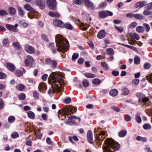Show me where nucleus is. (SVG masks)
Returning <instances> with one entry per match:
<instances>
[{
	"label": "nucleus",
	"instance_id": "nucleus-58",
	"mask_svg": "<svg viewBox=\"0 0 152 152\" xmlns=\"http://www.w3.org/2000/svg\"><path fill=\"white\" fill-rule=\"evenodd\" d=\"M136 96L137 97H138L139 99H142L143 98V97L145 95H143L141 93H137L136 95Z\"/></svg>",
	"mask_w": 152,
	"mask_h": 152
},
{
	"label": "nucleus",
	"instance_id": "nucleus-11",
	"mask_svg": "<svg viewBox=\"0 0 152 152\" xmlns=\"http://www.w3.org/2000/svg\"><path fill=\"white\" fill-rule=\"evenodd\" d=\"M35 2L40 9H43L45 8L46 6L45 0H37Z\"/></svg>",
	"mask_w": 152,
	"mask_h": 152
},
{
	"label": "nucleus",
	"instance_id": "nucleus-57",
	"mask_svg": "<svg viewBox=\"0 0 152 152\" xmlns=\"http://www.w3.org/2000/svg\"><path fill=\"white\" fill-rule=\"evenodd\" d=\"M10 43V42L8 39L7 38L4 39L3 41V45H8Z\"/></svg>",
	"mask_w": 152,
	"mask_h": 152
},
{
	"label": "nucleus",
	"instance_id": "nucleus-34",
	"mask_svg": "<svg viewBox=\"0 0 152 152\" xmlns=\"http://www.w3.org/2000/svg\"><path fill=\"white\" fill-rule=\"evenodd\" d=\"M28 117L30 118L34 119L35 118V115L34 113L32 111H29L27 113Z\"/></svg>",
	"mask_w": 152,
	"mask_h": 152
},
{
	"label": "nucleus",
	"instance_id": "nucleus-40",
	"mask_svg": "<svg viewBox=\"0 0 152 152\" xmlns=\"http://www.w3.org/2000/svg\"><path fill=\"white\" fill-rule=\"evenodd\" d=\"M136 30L137 32L139 33L143 32L144 31L143 27L141 26L137 27L136 28Z\"/></svg>",
	"mask_w": 152,
	"mask_h": 152
},
{
	"label": "nucleus",
	"instance_id": "nucleus-56",
	"mask_svg": "<svg viewBox=\"0 0 152 152\" xmlns=\"http://www.w3.org/2000/svg\"><path fill=\"white\" fill-rule=\"evenodd\" d=\"M71 98L69 97L65 98L63 100L64 102L66 104H69L71 102Z\"/></svg>",
	"mask_w": 152,
	"mask_h": 152
},
{
	"label": "nucleus",
	"instance_id": "nucleus-8",
	"mask_svg": "<svg viewBox=\"0 0 152 152\" xmlns=\"http://www.w3.org/2000/svg\"><path fill=\"white\" fill-rule=\"evenodd\" d=\"M113 14V13L109 11H102L99 12L98 18L100 19H104L108 16H112Z\"/></svg>",
	"mask_w": 152,
	"mask_h": 152
},
{
	"label": "nucleus",
	"instance_id": "nucleus-19",
	"mask_svg": "<svg viewBox=\"0 0 152 152\" xmlns=\"http://www.w3.org/2000/svg\"><path fill=\"white\" fill-rule=\"evenodd\" d=\"M133 28V22H132L129 25V26L128 27V30L129 33V35L130 37H131V40L132 42H133V33L132 32H130L131 31V29H132Z\"/></svg>",
	"mask_w": 152,
	"mask_h": 152
},
{
	"label": "nucleus",
	"instance_id": "nucleus-36",
	"mask_svg": "<svg viewBox=\"0 0 152 152\" xmlns=\"http://www.w3.org/2000/svg\"><path fill=\"white\" fill-rule=\"evenodd\" d=\"M6 27L8 30L15 31V28L13 25L7 24L6 25Z\"/></svg>",
	"mask_w": 152,
	"mask_h": 152
},
{
	"label": "nucleus",
	"instance_id": "nucleus-54",
	"mask_svg": "<svg viewBox=\"0 0 152 152\" xmlns=\"http://www.w3.org/2000/svg\"><path fill=\"white\" fill-rule=\"evenodd\" d=\"M149 10L148 8L145 9L143 12V14L144 15H147L151 14V12L149 11Z\"/></svg>",
	"mask_w": 152,
	"mask_h": 152
},
{
	"label": "nucleus",
	"instance_id": "nucleus-22",
	"mask_svg": "<svg viewBox=\"0 0 152 152\" xmlns=\"http://www.w3.org/2000/svg\"><path fill=\"white\" fill-rule=\"evenodd\" d=\"M48 15L50 16L53 18H58L60 16V15L57 12L51 11L48 12Z\"/></svg>",
	"mask_w": 152,
	"mask_h": 152
},
{
	"label": "nucleus",
	"instance_id": "nucleus-12",
	"mask_svg": "<svg viewBox=\"0 0 152 152\" xmlns=\"http://www.w3.org/2000/svg\"><path fill=\"white\" fill-rule=\"evenodd\" d=\"M53 24L57 26L63 28L64 26V23L61 20L58 19H54L53 21Z\"/></svg>",
	"mask_w": 152,
	"mask_h": 152
},
{
	"label": "nucleus",
	"instance_id": "nucleus-17",
	"mask_svg": "<svg viewBox=\"0 0 152 152\" xmlns=\"http://www.w3.org/2000/svg\"><path fill=\"white\" fill-rule=\"evenodd\" d=\"M80 29L82 31H86L88 28V24L83 22H80L79 25Z\"/></svg>",
	"mask_w": 152,
	"mask_h": 152
},
{
	"label": "nucleus",
	"instance_id": "nucleus-32",
	"mask_svg": "<svg viewBox=\"0 0 152 152\" xmlns=\"http://www.w3.org/2000/svg\"><path fill=\"white\" fill-rule=\"evenodd\" d=\"M127 132L126 130H121L118 133V135L120 137H123L126 134Z\"/></svg>",
	"mask_w": 152,
	"mask_h": 152
},
{
	"label": "nucleus",
	"instance_id": "nucleus-28",
	"mask_svg": "<svg viewBox=\"0 0 152 152\" xmlns=\"http://www.w3.org/2000/svg\"><path fill=\"white\" fill-rule=\"evenodd\" d=\"M84 76L87 78H93L96 77V75L93 74L89 72H86L84 74Z\"/></svg>",
	"mask_w": 152,
	"mask_h": 152
},
{
	"label": "nucleus",
	"instance_id": "nucleus-25",
	"mask_svg": "<svg viewBox=\"0 0 152 152\" xmlns=\"http://www.w3.org/2000/svg\"><path fill=\"white\" fill-rule=\"evenodd\" d=\"M9 12L11 15H13L15 14L16 11L13 7H10L9 8Z\"/></svg>",
	"mask_w": 152,
	"mask_h": 152
},
{
	"label": "nucleus",
	"instance_id": "nucleus-30",
	"mask_svg": "<svg viewBox=\"0 0 152 152\" xmlns=\"http://www.w3.org/2000/svg\"><path fill=\"white\" fill-rule=\"evenodd\" d=\"M122 94L124 95H128L129 92V90L126 87H123L122 89Z\"/></svg>",
	"mask_w": 152,
	"mask_h": 152
},
{
	"label": "nucleus",
	"instance_id": "nucleus-55",
	"mask_svg": "<svg viewBox=\"0 0 152 152\" xmlns=\"http://www.w3.org/2000/svg\"><path fill=\"white\" fill-rule=\"evenodd\" d=\"M132 119L131 117L129 115H126L124 117L125 121L127 122L130 121Z\"/></svg>",
	"mask_w": 152,
	"mask_h": 152
},
{
	"label": "nucleus",
	"instance_id": "nucleus-21",
	"mask_svg": "<svg viewBox=\"0 0 152 152\" xmlns=\"http://www.w3.org/2000/svg\"><path fill=\"white\" fill-rule=\"evenodd\" d=\"M24 8L27 11L34 12L35 10L28 4H26L24 6Z\"/></svg>",
	"mask_w": 152,
	"mask_h": 152
},
{
	"label": "nucleus",
	"instance_id": "nucleus-5",
	"mask_svg": "<svg viewBox=\"0 0 152 152\" xmlns=\"http://www.w3.org/2000/svg\"><path fill=\"white\" fill-rule=\"evenodd\" d=\"M46 4L50 10H55L57 9V3L56 0H47Z\"/></svg>",
	"mask_w": 152,
	"mask_h": 152
},
{
	"label": "nucleus",
	"instance_id": "nucleus-46",
	"mask_svg": "<svg viewBox=\"0 0 152 152\" xmlns=\"http://www.w3.org/2000/svg\"><path fill=\"white\" fill-rule=\"evenodd\" d=\"M101 64L104 69L107 70L109 69L108 65L106 62H102Z\"/></svg>",
	"mask_w": 152,
	"mask_h": 152
},
{
	"label": "nucleus",
	"instance_id": "nucleus-53",
	"mask_svg": "<svg viewBox=\"0 0 152 152\" xmlns=\"http://www.w3.org/2000/svg\"><path fill=\"white\" fill-rule=\"evenodd\" d=\"M78 53H74L72 56V60H75L78 58Z\"/></svg>",
	"mask_w": 152,
	"mask_h": 152
},
{
	"label": "nucleus",
	"instance_id": "nucleus-42",
	"mask_svg": "<svg viewBox=\"0 0 152 152\" xmlns=\"http://www.w3.org/2000/svg\"><path fill=\"white\" fill-rule=\"evenodd\" d=\"M15 74L17 76L21 77L23 75V72L22 71L18 70L15 71Z\"/></svg>",
	"mask_w": 152,
	"mask_h": 152
},
{
	"label": "nucleus",
	"instance_id": "nucleus-6",
	"mask_svg": "<svg viewBox=\"0 0 152 152\" xmlns=\"http://www.w3.org/2000/svg\"><path fill=\"white\" fill-rule=\"evenodd\" d=\"M45 62L46 64L50 65L51 68L53 69L56 68L57 65V61L56 60L51 59L50 58H46Z\"/></svg>",
	"mask_w": 152,
	"mask_h": 152
},
{
	"label": "nucleus",
	"instance_id": "nucleus-9",
	"mask_svg": "<svg viewBox=\"0 0 152 152\" xmlns=\"http://www.w3.org/2000/svg\"><path fill=\"white\" fill-rule=\"evenodd\" d=\"M147 2L145 1L137 2L134 5V8L137 10H139L141 8L146 5Z\"/></svg>",
	"mask_w": 152,
	"mask_h": 152
},
{
	"label": "nucleus",
	"instance_id": "nucleus-44",
	"mask_svg": "<svg viewBox=\"0 0 152 152\" xmlns=\"http://www.w3.org/2000/svg\"><path fill=\"white\" fill-rule=\"evenodd\" d=\"M18 14L20 16L23 17L24 15V12L20 7H18Z\"/></svg>",
	"mask_w": 152,
	"mask_h": 152
},
{
	"label": "nucleus",
	"instance_id": "nucleus-14",
	"mask_svg": "<svg viewBox=\"0 0 152 152\" xmlns=\"http://www.w3.org/2000/svg\"><path fill=\"white\" fill-rule=\"evenodd\" d=\"M4 66L11 72H13L15 69L14 65L10 63H6L4 64Z\"/></svg>",
	"mask_w": 152,
	"mask_h": 152
},
{
	"label": "nucleus",
	"instance_id": "nucleus-39",
	"mask_svg": "<svg viewBox=\"0 0 152 152\" xmlns=\"http://www.w3.org/2000/svg\"><path fill=\"white\" fill-rule=\"evenodd\" d=\"M15 120V117L13 116H10L8 118V121L10 123H13Z\"/></svg>",
	"mask_w": 152,
	"mask_h": 152
},
{
	"label": "nucleus",
	"instance_id": "nucleus-27",
	"mask_svg": "<svg viewBox=\"0 0 152 152\" xmlns=\"http://www.w3.org/2000/svg\"><path fill=\"white\" fill-rule=\"evenodd\" d=\"M135 120L138 123H140L141 122L142 119L140 117V114L137 113L135 116Z\"/></svg>",
	"mask_w": 152,
	"mask_h": 152
},
{
	"label": "nucleus",
	"instance_id": "nucleus-7",
	"mask_svg": "<svg viewBox=\"0 0 152 152\" xmlns=\"http://www.w3.org/2000/svg\"><path fill=\"white\" fill-rule=\"evenodd\" d=\"M24 63L26 66L33 67L34 66L35 62L33 58L31 56H28L27 58L24 61Z\"/></svg>",
	"mask_w": 152,
	"mask_h": 152
},
{
	"label": "nucleus",
	"instance_id": "nucleus-62",
	"mask_svg": "<svg viewBox=\"0 0 152 152\" xmlns=\"http://www.w3.org/2000/svg\"><path fill=\"white\" fill-rule=\"evenodd\" d=\"M146 79L148 80L149 82L152 83V74L150 75L146 76Z\"/></svg>",
	"mask_w": 152,
	"mask_h": 152
},
{
	"label": "nucleus",
	"instance_id": "nucleus-16",
	"mask_svg": "<svg viewBox=\"0 0 152 152\" xmlns=\"http://www.w3.org/2000/svg\"><path fill=\"white\" fill-rule=\"evenodd\" d=\"M25 49L27 53H33L35 51L34 49L31 46L28 45L25 47Z\"/></svg>",
	"mask_w": 152,
	"mask_h": 152
},
{
	"label": "nucleus",
	"instance_id": "nucleus-60",
	"mask_svg": "<svg viewBox=\"0 0 152 152\" xmlns=\"http://www.w3.org/2000/svg\"><path fill=\"white\" fill-rule=\"evenodd\" d=\"M7 77L6 75L2 72H0V79H3Z\"/></svg>",
	"mask_w": 152,
	"mask_h": 152
},
{
	"label": "nucleus",
	"instance_id": "nucleus-20",
	"mask_svg": "<svg viewBox=\"0 0 152 152\" xmlns=\"http://www.w3.org/2000/svg\"><path fill=\"white\" fill-rule=\"evenodd\" d=\"M105 31L104 30H102L98 33L97 36L99 39H103L105 36Z\"/></svg>",
	"mask_w": 152,
	"mask_h": 152
},
{
	"label": "nucleus",
	"instance_id": "nucleus-50",
	"mask_svg": "<svg viewBox=\"0 0 152 152\" xmlns=\"http://www.w3.org/2000/svg\"><path fill=\"white\" fill-rule=\"evenodd\" d=\"M8 14L7 12L4 10H0V15L1 16L7 15Z\"/></svg>",
	"mask_w": 152,
	"mask_h": 152
},
{
	"label": "nucleus",
	"instance_id": "nucleus-23",
	"mask_svg": "<svg viewBox=\"0 0 152 152\" xmlns=\"http://www.w3.org/2000/svg\"><path fill=\"white\" fill-rule=\"evenodd\" d=\"M118 91L116 89H113L111 90L109 92L110 95L112 96H116L118 94Z\"/></svg>",
	"mask_w": 152,
	"mask_h": 152
},
{
	"label": "nucleus",
	"instance_id": "nucleus-29",
	"mask_svg": "<svg viewBox=\"0 0 152 152\" xmlns=\"http://www.w3.org/2000/svg\"><path fill=\"white\" fill-rule=\"evenodd\" d=\"M12 45L16 49H20L21 48L20 44L18 42H13L12 43Z\"/></svg>",
	"mask_w": 152,
	"mask_h": 152
},
{
	"label": "nucleus",
	"instance_id": "nucleus-51",
	"mask_svg": "<svg viewBox=\"0 0 152 152\" xmlns=\"http://www.w3.org/2000/svg\"><path fill=\"white\" fill-rule=\"evenodd\" d=\"M19 136L17 132H15L12 133L11 137L12 139H15Z\"/></svg>",
	"mask_w": 152,
	"mask_h": 152
},
{
	"label": "nucleus",
	"instance_id": "nucleus-18",
	"mask_svg": "<svg viewBox=\"0 0 152 152\" xmlns=\"http://www.w3.org/2000/svg\"><path fill=\"white\" fill-rule=\"evenodd\" d=\"M95 137L96 140V141L97 142H98L100 144H101V142L105 138L104 137H103L102 136H101L98 134H96Z\"/></svg>",
	"mask_w": 152,
	"mask_h": 152
},
{
	"label": "nucleus",
	"instance_id": "nucleus-10",
	"mask_svg": "<svg viewBox=\"0 0 152 152\" xmlns=\"http://www.w3.org/2000/svg\"><path fill=\"white\" fill-rule=\"evenodd\" d=\"M84 4L88 8L94 10L95 9L94 4L90 0H84Z\"/></svg>",
	"mask_w": 152,
	"mask_h": 152
},
{
	"label": "nucleus",
	"instance_id": "nucleus-47",
	"mask_svg": "<svg viewBox=\"0 0 152 152\" xmlns=\"http://www.w3.org/2000/svg\"><path fill=\"white\" fill-rule=\"evenodd\" d=\"M53 88L55 90V91H56L58 92H60V87L59 86V85L58 84H55L54 85Z\"/></svg>",
	"mask_w": 152,
	"mask_h": 152
},
{
	"label": "nucleus",
	"instance_id": "nucleus-37",
	"mask_svg": "<svg viewBox=\"0 0 152 152\" xmlns=\"http://www.w3.org/2000/svg\"><path fill=\"white\" fill-rule=\"evenodd\" d=\"M140 57L137 56H135L134 59V63L136 64H138L140 63Z\"/></svg>",
	"mask_w": 152,
	"mask_h": 152
},
{
	"label": "nucleus",
	"instance_id": "nucleus-3",
	"mask_svg": "<svg viewBox=\"0 0 152 152\" xmlns=\"http://www.w3.org/2000/svg\"><path fill=\"white\" fill-rule=\"evenodd\" d=\"M73 110L75 113L76 112L77 107H75L73 109L72 107H66L60 110L58 112V118L61 120H64L67 115L74 113Z\"/></svg>",
	"mask_w": 152,
	"mask_h": 152
},
{
	"label": "nucleus",
	"instance_id": "nucleus-41",
	"mask_svg": "<svg viewBox=\"0 0 152 152\" xmlns=\"http://www.w3.org/2000/svg\"><path fill=\"white\" fill-rule=\"evenodd\" d=\"M143 128L145 130H149L151 128V126L148 124H145L142 126Z\"/></svg>",
	"mask_w": 152,
	"mask_h": 152
},
{
	"label": "nucleus",
	"instance_id": "nucleus-24",
	"mask_svg": "<svg viewBox=\"0 0 152 152\" xmlns=\"http://www.w3.org/2000/svg\"><path fill=\"white\" fill-rule=\"evenodd\" d=\"M68 119L70 121V123L72 124H75L76 123L74 119H77V117L75 115H72L71 116H68Z\"/></svg>",
	"mask_w": 152,
	"mask_h": 152
},
{
	"label": "nucleus",
	"instance_id": "nucleus-48",
	"mask_svg": "<svg viewBox=\"0 0 152 152\" xmlns=\"http://www.w3.org/2000/svg\"><path fill=\"white\" fill-rule=\"evenodd\" d=\"M101 80L97 79H94L92 81V83L95 85H98L100 83Z\"/></svg>",
	"mask_w": 152,
	"mask_h": 152
},
{
	"label": "nucleus",
	"instance_id": "nucleus-38",
	"mask_svg": "<svg viewBox=\"0 0 152 152\" xmlns=\"http://www.w3.org/2000/svg\"><path fill=\"white\" fill-rule=\"evenodd\" d=\"M144 16L138 14H134V17L137 19H142L144 18Z\"/></svg>",
	"mask_w": 152,
	"mask_h": 152
},
{
	"label": "nucleus",
	"instance_id": "nucleus-49",
	"mask_svg": "<svg viewBox=\"0 0 152 152\" xmlns=\"http://www.w3.org/2000/svg\"><path fill=\"white\" fill-rule=\"evenodd\" d=\"M18 97L20 100H24L25 99L26 96L24 93H21L20 95H18Z\"/></svg>",
	"mask_w": 152,
	"mask_h": 152
},
{
	"label": "nucleus",
	"instance_id": "nucleus-59",
	"mask_svg": "<svg viewBox=\"0 0 152 152\" xmlns=\"http://www.w3.org/2000/svg\"><path fill=\"white\" fill-rule=\"evenodd\" d=\"M41 37L43 39L47 42H48L49 41V40L48 39V37L45 34H43L41 35Z\"/></svg>",
	"mask_w": 152,
	"mask_h": 152
},
{
	"label": "nucleus",
	"instance_id": "nucleus-26",
	"mask_svg": "<svg viewBox=\"0 0 152 152\" xmlns=\"http://www.w3.org/2000/svg\"><path fill=\"white\" fill-rule=\"evenodd\" d=\"M66 28L68 29L72 30L73 27L69 23H64V26L62 28Z\"/></svg>",
	"mask_w": 152,
	"mask_h": 152
},
{
	"label": "nucleus",
	"instance_id": "nucleus-61",
	"mask_svg": "<svg viewBox=\"0 0 152 152\" xmlns=\"http://www.w3.org/2000/svg\"><path fill=\"white\" fill-rule=\"evenodd\" d=\"M33 96L35 98L37 99H38L39 98V94L38 92L35 91L33 93Z\"/></svg>",
	"mask_w": 152,
	"mask_h": 152
},
{
	"label": "nucleus",
	"instance_id": "nucleus-64",
	"mask_svg": "<svg viewBox=\"0 0 152 152\" xmlns=\"http://www.w3.org/2000/svg\"><path fill=\"white\" fill-rule=\"evenodd\" d=\"M143 25L144 26L145 28L146 31L147 32L149 31L150 29L149 25L148 24L146 23H144Z\"/></svg>",
	"mask_w": 152,
	"mask_h": 152
},
{
	"label": "nucleus",
	"instance_id": "nucleus-45",
	"mask_svg": "<svg viewBox=\"0 0 152 152\" xmlns=\"http://www.w3.org/2000/svg\"><path fill=\"white\" fill-rule=\"evenodd\" d=\"M84 2V0H74V3L77 5H80Z\"/></svg>",
	"mask_w": 152,
	"mask_h": 152
},
{
	"label": "nucleus",
	"instance_id": "nucleus-15",
	"mask_svg": "<svg viewBox=\"0 0 152 152\" xmlns=\"http://www.w3.org/2000/svg\"><path fill=\"white\" fill-rule=\"evenodd\" d=\"M46 84L43 82L39 83L38 86V89L39 91L43 92L44 91L47 89Z\"/></svg>",
	"mask_w": 152,
	"mask_h": 152
},
{
	"label": "nucleus",
	"instance_id": "nucleus-2",
	"mask_svg": "<svg viewBox=\"0 0 152 152\" xmlns=\"http://www.w3.org/2000/svg\"><path fill=\"white\" fill-rule=\"evenodd\" d=\"M104 143L107 146H104L103 149L104 152H112L110 148L113 149L114 151H118L120 148V145L112 139H106Z\"/></svg>",
	"mask_w": 152,
	"mask_h": 152
},
{
	"label": "nucleus",
	"instance_id": "nucleus-35",
	"mask_svg": "<svg viewBox=\"0 0 152 152\" xmlns=\"http://www.w3.org/2000/svg\"><path fill=\"white\" fill-rule=\"evenodd\" d=\"M107 54L110 56H112L114 54V51L113 49L109 48L106 50Z\"/></svg>",
	"mask_w": 152,
	"mask_h": 152
},
{
	"label": "nucleus",
	"instance_id": "nucleus-1",
	"mask_svg": "<svg viewBox=\"0 0 152 152\" xmlns=\"http://www.w3.org/2000/svg\"><path fill=\"white\" fill-rule=\"evenodd\" d=\"M56 46L57 48H53L52 50L53 54L56 52V50L59 52L63 50L64 52L67 51L69 47V44L68 42L66 40V39L62 36L60 35H57L56 36Z\"/></svg>",
	"mask_w": 152,
	"mask_h": 152
},
{
	"label": "nucleus",
	"instance_id": "nucleus-43",
	"mask_svg": "<svg viewBox=\"0 0 152 152\" xmlns=\"http://www.w3.org/2000/svg\"><path fill=\"white\" fill-rule=\"evenodd\" d=\"M82 84L85 87H87L89 85V83L88 80L86 79L83 80L82 82Z\"/></svg>",
	"mask_w": 152,
	"mask_h": 152
},
{
	"label": "nucleus",
	"instance_id": "nucleus-52",
	"mask_svg": "<svg viewBox=\"0 0 152 152\" xmlns=\"http://www.w3.org/2000/svg\"><path fill=\"white\" fill-rule=\"evenodd\" d=\"M151 67L150 63H145L143 65V68L145 69H148Z\"/></svg>",
	"mask_w": 152,
	"mask_h": 152
},
{
	"label": "nucleus",
	"instance_id": "nucleus-13",
	"mask_svg": "<svg viewBox=\"0 0 152 152\" xmlns=\"http://www.w3.org/2000/svg\"><path fill=\"white\" fill-rule=\"evenodd\" d=\"M87 137L88 142L90 144H93L94 142L93 140V133L91 131H88L87 134Z\"/></svg>",
	"mask_w": 152,
	"mask_h": 152
},
{
	"label": "nucleus",
	"instance_id": "nucleus-33",
	"mask_svg": "<svg viewBox=\"0 0 152 152\" xmlns=\"http://www.w3.org/2000/svg\"><path fill=\"white\" fill-rule=\"evenodd\" d=\"M137 141H141L142 142H145L147 141L146 138L142 137L140 136H137L136 138Z\"/></svg>",
	"mask_w": 152,
	"mask_h": 152
},
{
	"label": "nucleus",
	"instance_id": "nucleus-31",
	"mask_svg": "<svg viewBox=\"0 0 152 152\" xmlns=\"http://www.w3.org/2000/svg\"><path fill=\"white\" fill-rule=\"evenodd\" d=\"M25 86L22 84H19L16 86V88L20 91H23L25 88Z\"/></svg>",
	"mask_w": 152,
	"mask_h": 152
},
{
	"label": "nucleus",
	"instance_id": "nucleus-63",
	"mask_svg": "<svg viewBox=\"0 0 152 152\" xmlns=\"http://www.w3.org/2000/svg\"><path fill=\"white\" fill-rule=\"evenodd\" d=\"M112 75L115 77L118 76L119 75V72L118 71L113 70L112 72Z\"/></svg>",
	"mask_w": 152,
	"mask_h": 152
},
{
	"label": "nucleus",
	"instance_id": "nucleus-4",
	"mask_svg": "<svg viewBox=\"0 0 152 152\" xmlns=\"http://www.w3.org/2000/svg\"><path fill=\"white\" fill-rule=\"evenodd\" d=\"M63 76L64 75L61 72H53L50 75L49 77L51 78L52 79L54 80V82H58L60 83L62 81Z\"/></svg>",
	"mask_w": 152,
	"mask_h": 152
}]
</instances>
